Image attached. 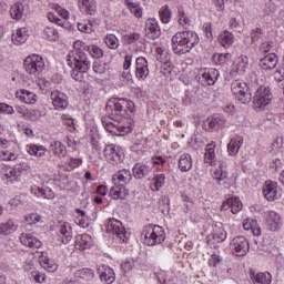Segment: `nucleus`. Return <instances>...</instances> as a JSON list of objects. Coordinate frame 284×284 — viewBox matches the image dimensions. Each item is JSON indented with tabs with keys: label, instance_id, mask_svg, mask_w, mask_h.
I'll return each instance as SVG.
<instances>
[{
	"label": "nucleus",
	"instance_id": "obj_1",
	"mask_svg": "<svg viewBox=\"0 0 284 284\" xmlns=\"http://www.w3.org/2000/svg\"><path fill=\"white\" fill-rule=\"evenodd\" d=\"M105 110L109 115L102 116L101 123L106 132L115 136H125L132 132L130 119L134 112V102L125 98H111Z\"/></svg>",
	"mask_w": 284,
	"mask_h": 284
},
{
	"label": "nucleus",
	"instance_id": "obj_2",
	"mask_svg": "<svg viewBox=\"0 0 284 284\" xmlns=\"http://www.w3.org/2000/svg\"><path fill=\"white\" fill-rule=\"evenodd\" d=\"M199 34H196L194 31L189 30L176 32L172 37V49L181 57L182 54H187V52H191L193 48H196V45H199Z\"/></svg>",
	"mask_w": 284,
	"mask_h": 284
},
{
	"label": "nucleus",
	"instance_id": "obj_3",
	"mask_svg": "<svg viewBox=\"0 0 284 284\" xmlns=\"http://www.w3.org/2000/svg\"><path fill=\"white\" fill-rule=\"evenodd\" d=\"M144 245H161L165 241V231L160 225L149 224L142 231Z\"/></svg>",
	"mask_w": 284,
	"mask_h": 284
},
{
	"label": "nucleus",
	"instance_id": "obj_4",
	"mask_svg": "<svg viewBox=\"0 0 284 284\" xmlns=\"http://www.w3.org/2000/svg\"><path fill=\"white\" fill-rule=\"evenodd\" d=\"M232 94L240 101L241 103H251L252 102V92H250V87L247 83L241 80H234L231 83Z\"/></svg>",
	"mask_w": 284,
	"mask_h": 284
},
{
	"label": "nucleus",
	"instance_id": "obj_5",
	"mask_svg": "<svg viewBox=\"0 0 284 284\" xmlns=\"http://www.w3.org/2000/svg\"><path fill=\"white\" fill-rule=\"evenodd\" d=\"M104 159H106L108 163L111 165H119V163H123L125 159V153L123 149L116 144H109L103 150Z\"/></svg>",
	"mask_w": 284,
	"mask_h": 284
},
{
	"label": "nucleus",
	"instance_id": "obj_6",
	"mask_svg": "<svg viewBox=\"0 0 284 284\" xmlns=\"http://www.w3.org/2000/svg\"><path fill=\"white\" fill-rule=\"evenodd\" d=\"M272 91H270V87H260L253 97V105L255 110H263V108H267L270 103H272Z\"/></svg>",
	"mask_w": 284,
	"mask_h": 284
},
{
	"label": "nucleus",
	"instance_id": "obj_7",
	"mask_svg": "<svg viewBox=\"0 0 284 284\" xmlns=\"http://www.w3.org/2000/svg\"><path fill=\"white\" fill-rule=\"evenodd\" d=\"M90 60L88 54L80 53V59H74V67L71 71V77L74 81H82L83 74L90 70Z\"/></svg>",
	"mask_w": 284,
	"mask_h": 284
},
{
	"label": "nucleus",
	"instance_id": "obj_8",
	"mask_svg": "<svg viewBox=\"0 0 284 284\" xmlns=\"http://www.w3.org/2000/svg\"><path fill=\"white\" fill-rule=\"evenodd\" d=\"M23 68L28 74H41L45 68V62H43V58L40 55H30L24 59Z\"/></svg>",
	"mask_w": 284,
	"mask_h": 284
},
{
	"label": "nucleus",
	"instance_id": "obj_9",
	"mask_svg": "<svg viewBox=\"0 0 284 284\" xmlns=\"http://www.w3.org/2000/svg\"><path fill=\"white\" fill-rule=\"evenodd\" d=\"M230 247L235 256H245L250 252V241L245 236H236L231 241Z\"/></svg>",
	"mask_w": 284,
	"mask_h": 284
},
{
	"label": "nucleus",
	"instance_id": "obj_10",
	"mask_svg": "<svg viewBox=\"0 0 284 284\" xmlns=\"http://www.w3.org/2000/svg\"><path fill=\"white\" fill-rule=\"evenodd\" d=\"M263 194L266 201H276V199H281L278 184L276 182L266 181L263 187Z\"/></svg>",
	"mask_w": 284,
	"mask_h": 284
},
{
	"label": "nucleus",
	"instance_id": "obj_11",
	"mask_svg": "<svg viewBox=\"0 0 284 284\" xmlns=\"http://www.w3.org/2000/svg\"><path fill=\"white\" fill-rule=\"evenodd\" d=\"M150 74V69L148 68V60L140 57L135 60V77L140 81H145Z\"/></svg>",
	"mask_w": 284,
	"mask_h": 284
},
{
	"label": "nucleus",
	"instance_id": "obj_12",
	"mask_svg": "<svg viewBox=\"0 0 284 284\" xmlns=\"http://www.w3.org/2000/svg\"><path fill=\"white\" fill-rule=\"evenodd\" d=\"M144 30L146 39H151V41H154V39H159V37H161V28L159 27L156 19H149L145 23Z\"/></svg>",
	"mask_w": 284,
	"mask_h": 284
},
{
	"label": "nucleus",
	"instance_id": "obj_13",
	"mask_svg": "<svg viewBox=\"0 0 284 284\" xmlns=\"http://www.w3.org/2000/svg\"><path fill=\"white\" fill-rule=\"evenodd\" d=\"M108 231L112 232V234H115L120 241L125 242V234H128V232L125 231V227L121 221L114 219L110 220L108 223Z\"/></svg>",
	"mask_w": 284,
	"mask_h": 284
},
{
	"label": "nucleus",
	"instance_id": "obj_14",
	"mask_svg": "<svg viewBox=\"0 0 284 284\" xmlns=\"http://www.w3.org/2000/svg\"><path fill=\"white\" fill-rule=\"evenodd\" d=\"M51 100L55 110H65V108L70 105V102L68 101V95H65L63 92H60L59 90L51 92Z\"/></svg>",
	"mask_w": 284,
	"mask_h": 284
},
{
	"label": "nucleus",
	"instance_id": "obj_15",
	"mask_svg": "<svg viewBox=\"0 0 284 284\" xmlns=\"http://www.w3.org/2000/svg\"><path fill=\"white\" fill-rule=\"evenodd\" d=\"M2 181H6L7 185H14V183H19V181H21V173H18L17 169L3 168Z\"/></svg>",
	"mask_w": 284,
	"mask_h": 284
},
{
	"label": "nucleus",
	"instance_id": "obj_16",
	"mask_svg": "<svg viewBox=\"0 0 284 284\" xmlns=\"http://www.w3.org/2000/svg\"><path fill=\"white\" fill-rule=\"evenodd\" d=\"M220 73L216 69H209L207 71H204L200 77V83L202 85H214L216 81L219 80Z\"/></svg>",
	"mask_w": 284,
	"mask_h": 284
},
{
	"label": "nucleus",
	"instance_id": "obj_17",
	"mask_svg": "<svg viewBox=\"0 0 284 284\" xmlns=\"http://www.w3.org/2000/svg\"><path fill=\"white\" fill-rule=\"evenodd\" d=\"M98 274H100V280L106 284H112L113 281H116V275L114 270L108 265H102L97 268Z\"/></svg>",
	"mask_w": 284,
	"mask_h": 284
},
{
	"label": "nucleus",
	"instance_id": "obj_18",
	"mask_svg": "<svg viewBox=\"0 0 284 284\" xmlns=\"http://www.w3.org/2000/svg\"><path fill=\"white\" fill-rule=\"evenodd\" d=\"M278 64V55L276 53H268L260 60V67L262 70H274Z\"/></svg>",
	"mask_w": 284,
	"mask_h": 284
},
{
	"label": "nucleus",
	"instance_id": "obj_19",
	"mask_svg": "<svg viewBox=\"0 0 284 284\" xmlns=\"http://www.w3.org/2000/svg\"><path fill=\"white\" fill-rule=\"evenodd\" d=\"M266 229L271 232H278L281 230V215L278 213L271 211L266 220Z\"/></svg>",
	"mask_w": 284,
	"mask_h": 284
},
{
	"label": "nucleus",
	"instance_id": "obj_20",
	"mask_svg": "<svg viewBox=\"0 0 284 284\" xmlns=\"http://www.w3.org/2000/svg\"><path fill=\"white\" fill-rule=\"evenodd\" d=\"M20 242L22 243V245H26V247H33L37 250H39V247L43 245V243H41V241L37 239V236L28 233H22L20 235Z\"/></svg>",
	"mask_w": 284,
	"mask_h": 284
},
{
	"label": "nucleus",
	"instance_id": "obj_21",
	"mask_svg": "<svg viewBox=\"0 0 284 284\" xmlns=\"http://www.w3.org/2000/svg\"><path fill=\"white\" fill-rule=\"evenodd\" d=\"M80 10H83L87 14L94 17L97 14V0H78Z\"/></svg>",
	"mask_w": 284,
	"mask_h": 284
},
{
	"label": "nucleus",
	"instance_id": "obj_22",
	"mask_svg": "<svg viewBox=\"0 0 284 284\" xmlns=\"http://www.w3.org/2000/svg\"><path fill=\"white\" fill-rule=\"evenodd\" d=\"M17 99L22 101V103H27L29 105H32L37 103V94L34 92L28 91L26 89H21L16 93Z\"/></svg>",
	"mask_w": 284,
	"mask_h": 284
},
{
	"label": "nucleus",
	"instance_id": "obj_23",
	"mask_svg": "<svg viewBox=\"0 0 284 284\" xmlns=\"http://www.w3.org/2000/svg\"><path fill=\"white\" fill-rule=\"evenodd\" d=\"M92 245H93V241H92V235L90 234H82L75 237V247L78 250H88L92 247Z\"/></svg>",
	"mask_w": 284,
	"mask_h": 284
},
{
	"label": "nucleus",
	"instance_id": "obj_24",
	"mask_svg": "<svg viewBox=\"0 0 284 284\" xmlns=\"http://www.w3.org/2000/svg\"><path fill=\"white\" fill-rule=\"evenodd\" d=\"M59 231L58 234H60L62 237V243H69L72 241V226L68 222H63L59 224Z\"/></svg>",
	"mask_w": 284,
	"mask_h": 284
},
{
	"label": "nucleus",
	"instance_id": "obj_25",
	"mask_svg": "<svg viewBox=\"0 0 284 284\" xmlns=\"http://www.w3.org/2000/svg\"><path fill=\"white\" fill-rule=\"evenodd\" d=\"M129 192L128 189H125V186H123V184H114L113 187H111L110 190V196L112 199H114L115 201L121 199H125V196H128Z\"/></svg>",
	"mask_w": 284,
	"mask_h": 284
},
{
	"label": "nucleus",
	"instance_id": "obj_26",
	"mask_svg": "<svg viewBox=\"0 0 284 284\" xmlns=\"http://www.w3.org/2000/svg\"><path fill=\"white\" fill-rule=\"evenodd\" d=\"M151 171L150 166L141 163H136L132 169L134 179H145Z\"/></svg>",
	"mask_w": 284,
	"mask_h": 284
},
{
	"label": "nucleus",
	"instance_id": "obj_27",
	"mask_svg": "<svg viewBox=\"0 0 284 284\" xmlns=\"http://www.w3.org/2000/svg\"><path fill=\"white\" fill-rule=\"evenodd\" d=\"M242 145H243V136L233 138L227 145L229 154L231 156H236Z\"/></svg>",
	"mask_w": 284,
	"mask_h": 284
},
{
	"label": "nucleus",
	"instance_id": "obj_28",
	"mask_svg": "<svg viewBox=\"0 0 284 284\" xmlns=\"http://www.w3.org/2000/svg\"><path fill=\"white\" fill-rule=\"evenodd\" d=\"M251 281L254 284H272V275L270 273H251Z\"/></svg>",
	"mask_w": 284,
	"mask_h": 284
},
{
	"label": "nucleus",
	"instance_id": "obj_29",
	"mask_svg": "<svg viewBox=\"0 0 284 284\" xmlns=\"http://www.w3.org/2000/svg\"><path fill=\"white\" fill-rule=\"evenodd\" d=\"M179 169L181 172H190L192 170V155L184 153L180 156Z\"/></svg>",
	"mask_w": 284,
	"mask_h": 284
},
{
	"label": "nucleus",
	"instance_id": "obj_30",
	"mask_svg": "<svg viewBox=\"0 0 284 284\" xmlns=\"http://www.w3.org/2000/svg\"><path fill=\"white\" fill-rule=\"evenodd\" d=\"M23 3L16 2L13 6H11L10 9L11 19H14L16 21H21V19H23Z\"/></svg>",
	"mask_w": 284,
	"mask_h": 284
},
{
	"label": "nucleus",
	"instance_id": "obj_31",
	"mask_svg": "<svg viewBox=\"0 0 284 284\" xmlns=\"http://www.w3.org/2000/svg\"><path fill=\"white\" fill-rule=\"evenodd\" d=\"M10 205H12V207H17L18 210H23V207H28V195H17L10 201Z\"/></svg>",
	"mask_w": 284,
	"mask_h": 284
},
{
	"label": "nucleus",
	"instance_id": "obj_32",
	"mask_svg": "<svg viewBox=\"0 0 284 284\" xmlns=\"http://www.w3.org/2000/svg\"><path fill=\"white\" fill-rule=\"evenodd\" d=\"M28 30L26 28H20L16 31V34H12V41L13 43H26L28 41Z\"/></svg>",
	"mask_w": 284,
	"mask_h": 284
},
{
	"label": "nucleus",
	"instance_id": "obj_33",
	"mask_svg": "<svg viewBox=\"0 0 284 284\" xmlns=\"http://www.w3.org/2000/svg\"><path fill=\"white\" fill-rule=\"evenodd\" d=\"M17 224H14L12 220H9L6 223H0V234H4V236H8L13 232H17Z\"/></svg>",
	"mask_w": 284,
	"mask_h": 284
},
{
	"label": "nucleus",
	"instance_id": "obj_34",
	"mask_svg": "<svg viewBox=\"0 0 284 284\" xmlns=\"http://www.w3.org/2000/svg\"><path fill=\"white\" fill-rule=\"evenodd\" d=\"M124 6H128L130 12L136 17V19H141L143 17V9L139 7V3L132 2L131 0H124Z\"/></svg>",
	"mask_w": 284,
	"mask_h": 284
},
{
	"label": "nucleus",
	"instance_id": "obj_35",
	"mask_svg": "<svg viewBox=\"0 0 284 284\" xmlns=\"http://www.w3.org/2000/svg\"><path fill=\"white\" fill-rule=\"evenodd\" d=\"M223 125H225V119L223 115H214L209 119V128L211 130H220Z\"/></svg>",
	"mask_w": 284,
	"mask_h": 284
},
{
	"label": "nucleus",
	"instance_id": "obj_36",
	"mask_svg": "<svg viewBox=\"0 0 284 284\" xmlns=\"http://www.w3.org/2000/svg\"><path fill=\"white\" fill-rule=\"evenodd\" d=\"M50 150L51 152H53L55 156H59V158L65 156V154H68L65 146L63 145V143L59 141H54V143H51Z\"/></svg>",
	"mask_w": 284,
	"mask_h": 284
},
{
	"label": "nucleus",
	"instance_id": "obj_37",
	"mask_svg": "<svg viewBox=\"0 0 284 284\" xmlns=\"http://www.w3.org/2000/svg\"><path fill=\"white\" fill-rule=\"evenodd\" d=\"M42 267L47 270V272H57L59 268V264L54 262V260L49 258L48 256L42 255L41 257Z\"/></svg>",
	"mask_w": 284,
	"mask_h": 284
},
{
	"label": "nucleus",
	"instance_id": "obj_38",
	"mask_svg": "<svg viewBox=\"0 0 284 284\" xmlns=\"http://www.w3.org/2000/svg\"><path fill=\"white\" fill-rule=\"evenodd\" d=\"M73 48L75 50L77 57L74 59H81V54H87L88 50H90V45L85 42L78 40L73 43Z\"/></svg>",
	"mask_w": 284,
	"mask_h": 284
},
{
	"label": "nucleus",
	"instance_id": "obj_39",
	"mask_svg": "<svg viewBox=\"0 0 284 284\" xmlns=\"http://www.w3.org/2000/svg\"><path fill=\"white\" fill-rule=\"evenodd\" d=\"M220 43L223 48H230L232 43H234V34L232 32L225 30L220 37Z\"/></svg>",
	"mask_w": 284,
	"mask_h": 284
},
{
	"label": "nucleus",
	"instance_id": "obj_40",
	"mask_svg": "<svg viewBox=\"0 0 284 284\" xmlns=\"http://www.w3.org/2000/svg\"><path fill=\"white\" fill-rule=\"evenodd\" d=\"M75 276L83 281H92L94 278V271L91 268H81L75 272Z\"/></svg>",
	"mask_w": 284,
	"mask_h": 284
},
{
	"label": "nucleus",
	"instance_id": "obj_41",
	"mask_svg": "<svg viewBox=\"0 0 284 284\" xmlns=\"http://www.w3.org/2000/svg\"><path fill=\"white\" fill-rule=\"evenodd\" d=\"M212 239L215 241V243H223V241L227 239V232H225V230L222 227H216L213 230Z\"/></svg>",
	"mask_w": 284,
	"mask_h": 284
},
{
	"label": "nucleus",
	"instance_id": "obj_42",
	"mask_svg": "<svg viewBox=\"0 0 284 284\" xmlns=\"http://www.w3.org/2000/svg\"><path fill=\"white\" fill-rule=\"evenodd\" d=\"M92 69L95 74H105V72H108V63L95 60L92 64Z\"/></svg>",
	"mask_w": 284,
	"mask_h": 284
},
{
	"label": "nucleus",
	"instance_id": "obj_43",
	"mask_svg": "<svg viewBox=\"0 0 284 284\" xmlns=\"http://www.w3.org/2000/svg\"><path fill=\"white\" fill-rule=\"evenodd\" d=\"M159 14L162 23H168L170 19H172V11L170 10V7L168 4L163 6L160 9Z\"/></svg>",
	"mask_w": 284,
	"mask_h": 284
},
{
	"label": "nucleus",
	"instance_id": "obj_44",
	"mask_svg": "<svg viewBox=\"0 0 284 284\" xmlns=\"http://www.w3.org/2000/svg\"><path fill=\"white\" fill-rule=\"evenodd\" d=\"M232 59V54L230 53H215L213 54V60L217 65H226L227 61Z\"/></svg>",
	"mask_w": 284,
	"mask_h": 284
},
{
	"label": "nucleus",
	"instance_id": "obj_45",
	"mask_svg": "<svg viewBox=\"0 0 284 284\" xmlns=\"http://www.w3.org/2000/svg\"><path fill=\"white\" fill-rule=\"evenodd\" d=\"M29 278L30 281H34L36 283H45V281H48V276L37 270L31 271Z\"/></svg>",
	"mask_w": 284,
	"mask_h": 284
},
{
	"label": "nucleus",
	"instance_id": "obj_46",
	"mask_svg": "<svg viewBox=\"0 0 284 284\" xmlns=\"http://www.w3.org/2000/svg\"><path fill=\"white\" fill-rule=\"evenodd\" d=\"M104 42L111 50H116V48H119V38L112 33L105 36Z\"/></svg>",
	"mask_w": 284,
	"mask_h": 284
},
{
	"label": "nucleus",
	"instance_id": "obj_47",
	"mask_svg": "<svg viewBox=\"0 0 284 284\" xmlns=\"http://www.w3.org/2000/svg\"><path fill=\"white\" fill-rule=\"evenodd\" d=\"M93 59H103V49H101L99 45L91 44L89 45V50L87 51Z\"/></svg>",
	"mask_w": 284,
	"mask_h": 284
},
{
	"label": "nucleus",
	"instance_id": "obj_48",
	"mask_svg": "<svg viewBox=\"0 0 284 284\" xmlns=\"http://www.w3.org/2000/svg\"><path fill=\"white\" fill-rule=\"evenodd\" d=\"M214 159H216L214 146H212V144H209V148L206 149L204 154V161L209 163V165H212V163H214Z\"/></svg>",
	"mask_w": 284,
	"mask_h": 284
},
{
	"label": "nucleus",
	"instance_id": "obj_49",
	"mask_svg": "<svg viewBox=\"0 0 284 284\" xmlns=\"http://www.w3.org/2000/svg\"><path fill=\"white\" fill-rule=\"evenodd\" d=\"M43 33L49 41H57V39H59V31H57V29L53 27H45Z\"/></svg>",
	"mask_w": 284,
	"mask_h": 284
},
{
	"label": "nucleus",
	"instance_id": "obj_50",
	"mask_svg": "<svg viewBox=\"0 0 284 284\" xmlns=\"http://www.w3.org/2000/svg\"><path fill=\"white\" fill-rule=\"evenodd\" d=\"M112 181L114 185H123V187H125V185L130 183L128 182L125 175L121 171H119L116 174L112 176Z\"/></svg>",
	"mask_w": 284,
	"mask_h": 284
},
{
	"label": "nucleus",
	"instance_id": "obj_51",
	"mask_svg": "<svg viewBox=\"0 0 284 284\" xmlns=\"http://www.w3.org/2000/svg\"><path fill=\"white\" fill-rule=\"evenodd\" d=\"M229 201H232L231 212L232 214H239L243 207V203L239 197H230Z\"/></svg>",
	"mask_w": 284,
	"mask_h": 284
},
{
	"label": "nucleus",
	"instance_id": "obj_52",
	"mask_svg": "<svg viewBox=\"0 0 284 284\" xmlns=\"http://www.w3.org/2000/svg\"><path fill=\"white\" fill-rule=\"evenodd\" d=\"M154 190L159 192L165 185V174H158L153 178Z\"/></svg>",
	"mask_w": 284,
	"mask_h": 284
},
{
	"label": "nucleus",
	"instance_id": "obj_53",
	"mask_svg": "<svg viewBox=\"0 0 284 284\" xmlns=\"http://www.w3.org/2000/svg\"><path fill=\"white\" fill-rule=\"evenodd\" d=\"M178 14H179V23L180 26H190V18L185 16V11L183 10L182 7H179L178 9Z\"/></svg>",
	"mask_w": 284,
	"mask_h": 284
},
{
	"label": "nucleus",
	"instance_id": "obj_54",
	"mask_svg": "<svg viewBox=\"0 0 284 284\" xmlns=\"http://www.w3.org/2000/svg\"><path fill=\"white\" fill-rule=\"evenodd\" d=\"M26 221L28 225H37V223L41 222V215H39L38 213H31L27 215Z\"/></svg>",
	"mask_w": 284,
	"mask_h": 284
},
{
	"label": "nucleus",
	"instance_id": "obj_55",
	"mask_svg": "<svg viewBox=\"0 0 284 284\" xmlns=\"http://www.w3.org/2000/svg\"><path fill=\"white\" fill-rule=\"evenodd\" d=\"M122 272L128 273V272H132V270H134V267H136V264L134 262V260H126L122 265Z\"/></svg>",
	"mask_w": 284,
	"mask_h": 284
},
{
	"label": "nucleus",
	"instance_id": "obj_56",
	"mask_svg": "<svg viewBox=\"0 0 284 284\" xmlns=\"http://www.w3.org/2000/svg\"><path fill=\"white\" fill-rule=\"evenodd\" d=\"M0 159L2 161H14L17 159V154H14L10 151H1L0 152Z\"/></svg>",
	"mask_w": 284,
	"mask_h": 284
},
{
	"label": "nucleus",
	"instance_id": "obj_57",
	"mask_svg": "<svg viewBox=\"0 0 284 284\" xmlns=\"http://www.w3.org/2000/svg\"><path fill=\"white\" fill-rule=\"evenodd\" d=\"M42 146H39L37 144H29L27 145V152H29V154H31V156H37V154H39V152H41Z\"/></svg>",
	"mask_w": 284,
	"mask_h": 284
},
{
	"label": "nucleus",
	"instance_id": "obj_58",
	"mask_svg": "<svg viewBox=\"0 0 284 284\" xmlns=\"http://www.w3.org/2000/svg\"><path fill=\"white\" fill-rule=\"evenodd\" d=\"M139 39H141V34L136 33V32L124 36V40L128 43H136V41H139Z\"/></svg>",
	"mask_w": 284,
	"mask_h": 284
},
{
	"label": "nucleus",
	"instance_id": "obj_59",
	"mask_svg": "<svg viewBox=\"0 0 284 284\" xmlns=\"http://www.w3.org/2000/svg\"><path fill=\"white\" fill-rule=\"evenodd\" d=\"M203 30L205 32L206 39H209V41H212V39H214V36L212 34V23L205 22L203 24Z\"/></svg>",
	"mask_w": 284,
	"mask_h": 284
},
{
	"label": "nucleus",
	"instance_id": "obj_60",
	"mask_svg": "<svg viewBox=\"0 0 284 284\" xmlns=\"http://www.w3.org/2000/svg\"><path fill=\"white\" fill-rule=\"evenodd\" d=\"M214 179L221 183V181H225L227 179V171L220 169L219 171L214 172Z\"/></svg>",
	"mask_w": 284,
	"mask_h": 284
},
{
	"label": "nucleus",
	"instance_id": "obj_61",
	"mask_svg": "<svg viewBox=\"0 0 284 284\" xmlns=\"http://www.w3.org/2000/svg\"><path fill=\"white\" fill-rule=\"evenodd\" d=\"M78 30L84 32L85 34L92 33V23H78Z\"/></svg>",
	"mask_w": 284,
	"mask_h": 284
},
{
	"label": "nucleus",
	"instance_id": "obj_62",
	"mask_svg": "<svg viewBox=\"0 0 284 284\" xmlns=\"http://www.w3.org/2000/svg\"><path fill=\"white\" fill-rule=\"evenodd\" d=\"M162 74H171L172 72V61L163 62L161 65Z\"/></svg>",
	"mask_w": 284,
	"mask_h": 284
},
{
	"label": "nucleus",
	"instance_id": "obj_63",
	"mask_svg": "<svg viewBox=\"0 0 284 284\" xmlns=\"http://www.w3.org/2000/svg\"><path fill=\"white\" fill-rule=\"evenodd\" d=\"M222 258L221 256L216 255V254H212L210 261H209V265L211 267H216V265H219V263H221Z\"/></svg>",
	"mask_w": 284,
	"mask_h": 284
},
{
	"label": "nucleus",
	"instance_id": "obj_64",
	"mask_svg": "<svg viewBox=\"0 0 284 284\" xmlns=\"http://www.w3.org/2000/svg\"><path fill=\"white\" fill-rule=\"evenodd\" d=\"M0 112H6L7 114H12L14 109L6 103H0Z\"/></svg>",
	"mask_w": 284,
	"mask_h": 284
}]
</instances>
